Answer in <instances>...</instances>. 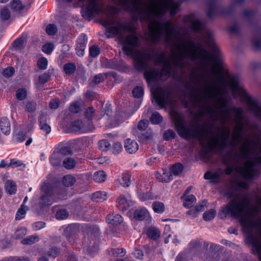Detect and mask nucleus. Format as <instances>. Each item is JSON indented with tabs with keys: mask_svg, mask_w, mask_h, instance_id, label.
I'll list each match as a JSON object with an SVG mask.
<instances>
[{
	"mask_svg": "<svg viewBox=\"0 0 261 261\" xmlns=\"http://www.w3.org/2000/svg\"><path fill=\"white\" fill-rule=\"evenodd\" d=\"M204 95L198 94L195 89H191L185 94L183 100L186 107H192L199 108V116H210L208 122L200 124L194 120L187 124L182 115L177 110L172 109L170 115L175 124L176 130L181 138L187 140H198L201 145L206 146L208 149L213 150L217 148L222 150L228 144L237 147L242 139V132L245 125L252 131L258 129L257 124H250L248 119L244 120V110L242 107H232L236 124L232 131L231 138L228 142L230 135L228 128L222 130L221 134L214 132L213 129L218 130L215 123L219 119L222 125H225L230 119V110L225 109L227 105V99L222 95V87L215 82L205 84L203 87Z\"/></svg>",
	"mask_w": 261,
	"mask_h": 261,
	"instance_id": "obj_1",
	"label": "nucleus"
},
{
	"mask_svg": "<svg viewBox=\"0 0 261 261\" xmlns=\"http://www.w3.org/2000/svg\"><path fill=\"white\" fill-rule=\"evenodd\" d=\"M250 111L261 120V107L257 102L250 100L247 102ZM261 134V132H260ZM225 164L228 166L225 174H230L234 171L240 176L246 179H250L257 174L255 164H261V144L256 141L245 137L240 144L238 150L233 149L224 156Z\"/></svg>",
	"mask_w": 261,
	"mask_h": 261,
	"instance_id": "obj_2",
	"label": "nucleus"
},
{
	"mask_svg": "<svg viewBox=\"0 0 261 261\" xmlns=\"http://www.w3.org/2000/svg\"><path fill=\"white\" fill-rule=\"evenodd\" d=\"M249 204L247 197L233 198L221 208V211L225 215L241 218L240 223L247 233L246 241L255 249L261 261V219L256 221L252 220L261 211V198L257 199V205L248 208Z\"/></svg>",
	"mask_w": 261,
	"mask_h": 261,
	"instance_id": "obj_3",
	"label": "nucleus"
},
{
	"mask_svg": "<svg viewBox=\"0 0 261 261\" xmlns=\"http://www.w3.org/2000/svg\"><path fill=\"white\" fill-rule=\"evenodd\" d=\"M204 40L208 46H212L214 56L207 53L206 49L203 47V42L200 41L197 46L194 40L189 37H183V44L179 46L180 58L185 60L189 59L191 61L200 60L202 62L207 65V62H216L218 56L219 49L213 45V37L211 33L206 31L203 34Z\"/></svg>",
	"mask_w": 261,
	"mask_h": 261,
	"instance_id": "obj_4",
	"label": "nucleus"
},
{
	"mask_svg": "<svg viewBox=\"0 0 261 261\" xmlns=\"http://www.w3.org/2000/svg\"><path fill=\"white\" fill-rule=\"evenodd\" d=\"M53 187L51 184L43 182L41 186V195L39 205L42 208L51 205L54 201L53 198Z\"/></svg>",
	"mask_w": 261,
	"mask_h": 261,
	"instance_id": "obj_5",
	"label": "nucleus"
},
{
	"mask_svg": "<svg viewBox=\"0 0 261 261\" xmlns=\"http://www.w3.org/2000/svg\"><path fill=\"white\" fill-rule=\"evenodd\" d=\"M153 98L160 109L171 102V93L169 89L157 87L153 92Z\"/></svg>",
	"mask_w": 261,
	"mask_h": 261,
	"instance_id": "obj_6",
	"label": "nucleus"
},
{
	"mask_svg": "<svg viewBox=\"0 0 261 261\" xmlns=\"http://www.w3.org/2000/svg\"><path fill=\"white\" fill-rule=\"evenodd\" d=\"M220 0H209L207 3L208 10L207 15L212 18L218 14H225L226 12H222L221 8L219 7Z\"/></svg>",
	"mask_w": 261,
	"mask_h": 261,
	"instance_id": "obj_7",
	"label": "nucleus"
},
{
	"mask_svg": "<svg viewBox=\"0 0 261 261\" xmlns=\"http://www.w3.org/2000/svg\"><path fill=\"white\" fill-rule=\"evenodd\" d=\"M71 129L73 132L85 133L92 132L94 129V126L92 123H89L88 126H85L81 120H77L72 122Z\"/></svg>",
	"mask_w": 261,
	"mask_h": 261,
	"instance_id": "obj_8",
	"label": "nucleus"
},
{
	"mask_svg": "<svg viewBox=\"0 0 261 261\" xmlns=\"http://www.w3.org/2000/svg\"><path fill=\"white\" fill-rule=\"evenodd\" d=\"M144 77L147 82L150 81H154L160 78L163 79L164 77L167 78L165 75H162L161 74V70L159 71L156 69H144Z\"/></svg>",
	"mask_w": 261,
	"mask_h": 261,
	"instance_id": "obj_9",
	"label": "nucleus"
},
{
	"mask_svg": "<svg viewBox=\"0 0 261 261\" xmlns=\"http://www.w3.org/2000/svg\"><path fill=\"white\" fill-rule=\"evenodd\" d=\"M65 150L69 151V148L68 147L62 148L59 151H54L49 160L51 164L55 167H58L60 165L63 157V153Z\"/></svg>",
	"mask_w": 261,
	"mask_h": 261,
	"instance_id": "obj_10",
	"label": "nucleus"
},
{
	"mask_svg": "<svg viewBox=\"0 0 261 261\" xmlns=\"http://www.w3.org/2000/svg\"><path fill=\"white\" fill-rule=\"evenodd\" d=\"M184 20L186 22L190 23V28L195 32H198L201 30L202 25L200 21L196 19L193 14L186 16L184 18Z\"/></svg>",
	"mask_w": 261,
	"mask_h": 261,
	"instance_id": "obj_11",
	"label": "nucleus"
},
{
	"mask_svg": "<svg viewBox=\"0 0 261 261\" xmlns=\"http://www.w3.org/2000/svg\"><path fill=\"white\" fill-rule=\"evenodd\" d=\"M223 171L221 169H218L214 172L208 171L204 174V177L206 179H210L212 182H218L220 179Z\"/></svg>",
	"mask_w": 261,
	"mask_h": 261,
	"instance_id": "obj_12",
	"label": "nucleus"
},
{
	"mask_svg": "<svg viewBox=\"0 0 261 261\" xmlns=\"http://www.w3.org/2000/svg\"><path fill=\"white\" fill-rule=\"evenodd\" d=\"M124 148L127 153L133 154L138 150L139 146L136 141L127 139L124 142Z\"/></svg>",
	"mask_w": 261,
	"mask_h": 261,
	"instance_id": "obj_13",
	"label": "nucleus"
},
{
	"mask_svg": "<svg viewBox=\"0 0 261 261\" xmlns=\"http://www.w3.org/2000/svg\"><path fill=\"white\" fill-rule=\"evenodd\" d=\"M131 201H128L124 195H121L117 199V206L121 211L127 210L130 206Z\"/></svg>",
	"mask_w": 261,
	"mask_h": 261,
	"instance_id": "obj_14",
	"label": "nucleus"
},
{
	"mask_svg": "<svg viewBox=\"0 0 261 261\" xmlns=\"http://www.w3.org/2000/svg\"><path fill=\"white\" fill-rule=\"evenodd\" d=\"M155 176L156 179L161 182H169L173 180L172 174L167 170H163L162 173L155 172Z\"/></svg>",
	"mask_w": 261,
	"mask_h": 261,
	"instance_id": "obj_15",
	"label": "nucleus"
},
{
	"mask_svg": "<svg viewBox=\"0 0 261 261\" xmlns=\"http://www.w3.org/2000/svg\"><path fill=\"white\" fill-rule=\"evenodd\" d=\"M228 84L230 89L233 93L240 92L241 87L240 85L238 77L230 76L229 77Z\"/></svg>",
	"mask_w": 261,
	"mask_h": 261,
	"instance_id": "obj_16",
	"label": "nucleus"
},
{
	"mask_svg": "<svg viewBox=\"0 0 261 261\" xmlns=\"http://www.w3.org/2000/svg\"><path fill=\"white\" fill-rule=\"evenodd\" d=\"M131 175L129 173H123L121 178L116 180L117 184L121 185L123 187H128L131 184Z\"/></svg>",
	"mask_w": 261,
	"mask_h": 261,
	"instance_id": "obj_17",
	"label": "nucleus"
},
{
	"mask_svg": "<svg viewBox=\"0 0 261 261\" xmlns=\"http://www.w3.org/2000/svg\"><path fill=\"white\" fill-rule=\"evenodd\" d=\"M107 221L109 223L114 225H118L123 222V218L119 214H112L107 217Z\"/></svg>",
	"mask_w": 261,
	"mask_h": 261,
	"instance_id": "obj_18",
	"label": "nucleus"
},
{
	"mask_svg": "<svg viewBox=\"0 0 261 261\" xmlns=\"http://www.w3.org/2000/svg\"><path fill=\"white\" fill-rule=\"evenodd\" d=\"M0 127L1 130L5 135H8L10 132V123L8 119L3 117L0 121Z\"/></svg>",
	"mask_w": 261,
	"mask_h": 261,
	"instance_id": "obj_19",
	"label": "nucleus"
},
{
	"mask_svg": "<svg viewBox=\"0 0 261 261\" xmlns=\"http://www.w3.org/2000/svg\"><path fill=\"white\" fill-rule=\"evenodd\" d=\"M40 122V127L41 129L44 131L46 134L50 132L51 128L46 123V116L44 114H41L39 119Z\"/></svg>",
	"mask_w": 261,
	"mask_h": 261,
	"instance_id": "obj_20",
	"label": "nucleus"
},
{
	"mask_svg": "<svg viewBox=\"0 0 261 261\" xmlns=\"http://www.w3.org/2000/svg\"><path fill=\"white\" fill-rule=\"evenodd\" d=\"M11 9L14 12H20L24 9V6L19 0H13L9 4Z\"/></svg>",
	"mask_w": 261,
	"mask_h": 261,
	"instance_id": "obj_21",
	"label": "nucleus"
},
{
	"mask_svg": "<svg viewBox=\"0 0 261 261\" xmlns=\"http://www.w3.org/2000/svg\"><path fill=\"white\" fill-rule=\"evenodd\" d=\"M255 38L253 41L254 45L257 48H261V27H258L255 31Z\"/></svg>",
	"mask_w": 261,
	"mask_h": 261,
	"instance_id": "obj_22",
	"label": "nucleus"
},
{
	"mask_svg": "<svg viewBox=\"0 0 261 261\" xmlns=\"http://www.w3.org/2000/svg\"><path fill=\"white\" fill-rule=\"evenodd\" d=\"M5 188L9 194H14L16 191V184L12 180H7L5 184Z\"/></svg>",
	"mask_w": 261,
	"mask_h": 261,
	"instance_id": "obj_23",
	"label": "nucleus"
},
{
	"mask_svg": "<svg viewBox=\"0 0 261 261\" xmlns=\"http://www.w3.org/2000/svg\"><path fill=\"white\" fill-rule=\"evenodd\" d=\"M107 194L105 192L97 191L92 195V199L96 201H103L107 199Z\"/></svg>",
	"mask_w": 261,
	"mask_h": 261,
	"instance_id": "obj_24",
	"label": "nucleus"
},
{
	"mask_svg": "<svg viewBox=\"0 0 261 261\" xmlns=\"http://www.w3.org/2000/svg\"><path fill=\"white\" fill-rule=\"evenodd\" d=\"M152 207L155 213L159 214L163 213L165 210L164 204L163 202L158 201L153 202Z\"/></svg>",
	"mask_w": 261,
	"mask_h": 261,
	"instance_id": "obj_25",
	"label": "nucleus"
},
{
	"mask_svg": "<svg viewBox=\"0 0 261 261\" xmlns=\"http://www.w3.org/2000/svg\"><path fill=\"white\" fill-rule=\"evenodd\" d=\"M62 181L65 187H71L74 184L76 179L72 175H66L63 177Z\"/></svg>",
	"mask_w": 261,
	"mask_h": 261,
	"instance_id": "obj_26",
	"label": "nucleus"
},
{
	"mask_svg": "<svg viewBox=\"0 0 261 261\" xmlns=\"http://www.w3.org/2000/svg\"><path fill=\"white\" fill-rule=\"evenodd\" d=\"M147 235L148 238L153 240H156L160 236V232L158 229L155 227H150L147 231Z\"/></svg>",
	"mask_w": 261,
	"mask_h": 261,
	"instance_id": "obj_27",
	"label": "nucleus"
},
{
	"mask_svg": "<svg viewBox=\"0 0 261 261\" xmlns=\"http://www.w3.org/2000/svg\"><path fill=\"white\" fill-rule=\"evenodd\" d=\"M107 175L106 173L100 170L96 172L93 175V179L97 182H102L106 180Z\"/></svg>",
	"mask_w": 261,
	"mask_h": 261,
	"instance_id": "obj_28",
	"label": "nucleus"
},
{
	"mask_svg": "<svg viewBox=\"0 0 261 261\" xmlns=\"http://www.w3.org/2000/svg\"><path fill=\"white\" fill-rule=\"evenodd\" d=\"M148 214L147 211L145 208L137 210L134 214V218L139 221L143 220Z\"/></svg>",
	"mask_w": 261,
	"mask_h": 261,
	"instance_id": "obj_29",
	"label": "nucleus"
},
{
	"mask_svg": "<svg viewBox=\"0 0 261 261\" xmlns=\"http://www.w3.org/2000/svg\"><path fill=\"white\" fill-rule=\"evenodd\" d=\"M183 169L184 167L182 164L177 163L171 167L170 172L172 174V176H178L182 173Z\"/></svg>",
	"mask_w": 261,
	"mask_h": 261,
	"instance_id": "obj_30",
	"label": "nucleus"
},
{
	"mask_svg": "<svg viewBox=\"0 0 261 261\" xmlns=\"http://www.w3.org/2000/svg\"><path fill=\"white\" fill-rule=\"evenodd\" d=\"M196 200V198L194 195H187L185 198L184 205L188 208L191 207L195 203Z\"/></svg>",
	"mask_w": 261,
	"mask_h": 261,
	"instance_id": "obj_31",
	"label": "nucleus"
},
{
	"mask_svg": "<svg viewBox=\"0 0 261 261\" xmlns=\"http://www.w3.org/2000/svg\"><path fill=\"white\" fill-rule=\"evenodd\" d=\"M39 240V237L37 235H32L27 237L21 241V243L24 245H31L37 242Z\"/></svg>",
	"mask_w": 261,
	"mask_h": 261,
	"instance_id": "obj_32",
	"label": "nucleus"
},
{
	"mask_svg": "<svg viewBox=\"0 0 261 261\" xmlns=\"http://www.w3.org/2000/svg\"><path fill=\"white\" fill-rule=\"evenodd\" d=\"M75 161L71 158H66L63 162V166L67 169H73L75 166Z\"/></svg>",
	"mask_w": 261,
	"mask_h": 261,
	"instance_id": "obj_33",
	"label": "nucleus"
},
{
	"mask_svg": "<svg viewBox=\"0 0 261 261\" xmlns=\"http://www.w3.org/2000/svg\"><path fill=\"white\" fill-rule=\"evenodd\" d=\"M11 14L9 10L6 7L0 9V19L3 21L8 20L10 18Z\"/></svg>",
	"mask_w": 261,
	"mask_h": 261,
	"instance_id": "obj_34",
	"label": "nucleus"
},
{
	"mask_svg": "<svg viewBox=\"0 0 261 261\" xmlns=\"http://www.w3.org/2000/svg\"><path fill=\"white\" fill-rule=\"evenodd\" d=\"M84 115L86 118L92 120L96 116V112L92 107H89L86 109Z\"/></svg>",
	"mask_w": 261,
	"mask_h": 261,
	"instance_id": "obj_35",
	"label": "nucleus"
},
{
	"mask_svg": "<svg viewBox=\"0 0 261 261\" xmlns=\"http://www.w3.org/2000/svg\"><path fill=\"white\" fill-rule=\"evenodd\" d=\"M63 69L66 74H71L75 71L76 66L74 63H68L64 65Z\"/></svg>",
	"mask_w": 261,
	"mask_h": 261,
	"instance_id": "obj_36",
	"label": "nucleus"
},
{
	"mask_svg": "<svg viewBox=\"0 0 261 261\" xmlns=\"http://www.w3.org/2000/svg\"><path fill=\"white\" fill-rule=\"evenodd\" d=\"M233 186H236L237 188L247 189L248 185L244 181H241L238 178H233L232 180Z\"/></svg>",
	"mask_w": 261,
	"mask_h": 261,
	"instance_id": "obj_37",
	"label": "nucleus"
},
{
	"mask_svg": "<svg viewBox=\"0 0 261 261\" xmlns=\"http://www.w3.org/2000/svg\"><path fill=\"white\" fill-rule=\"evenodd\" d=\"M150 121L153 124H160L163 121V117L158 112H155L152 114Z\"/></svg>",
	"mask_w": 261,
	"mask_h": 261,
	"instance_id": "obj_38",
	"label": "nucleus"
},
{
	"mask_svg": "<svg viewBox=\"0 0 261 261\" xmlns=\"http://www.w3.org/2000/svg\"><path fill=\"white\" fill-rule=\"evenodd\" d=\"M216 214V211L214 209H210L205 212L203 215V218L205 221H210L212 220Z\"/></svg>",
	"mask_w": 261,
	"mask_h": 261,
	"instance_id": "obj_39",
	"label": "nucleus"
},
{
	"mask_svg": "<svg viewBox=\"0 0 261 261\" xmlns=\"http://www.w3.org/2000/svg\"><path fill=\"white\" fill-rule=\"evenodd\" d=\"M139 198L142 201L154 200L157 198L156 196H153L152 193L150 192L140 194L139 195Z\"/></svg>",
	"mask_w": 261,
	"mask_h": 261,
	"instance_id": "obj_40",
	"label": "nucleus"
},
{
	"mask_svg": "<svg viewBox=\"0 0 261 261\" xmlns=\"http://www.w3.org/2000/svg\"><path fill=\"white\" fill-rule=\"evenodd\" d=\"M47 65H48V61L44 57L41 58L38 60L37 67L40 70L46 69L47 68Z\"/></svg>",
	"mask_w": 261,
	"mask_h": 261,
	"instance_id": "obj_41",
	"label": "nucleus"
},
{
	"mask_svg": "<svg viewBox=\"0 0 261 261\" xmlns=\"http://www.w3.org/2000/svg\"><path fill=\"white\" fill-rule=\"evenodd\" d=\"M132 94L135 98H140L142 97L144 94L143 88L141 86L136 87L133 90Z\"/></svg>",
	"mask_w": 261,
	"mask_h": 261,
	"instance_id": "obj_42",
	"label": "nucleus"
},
{
	"mask_svg": "<svg viewBox=\"0 0 261 261\" xmlns=\"http://www.w3.org/2000/svg\"><path fill=\"white\" fill-rule=\"evenodd\" d=\"M27 95V91L25 89H19L16 91V97L17 99L22 100L24 99Z\"/></svg>",
	"mask_w": 261,
	"mask_h": 261,
	"instance_id": "obj_43",
	"label": "nucleus"
},
{
	"mask_svg": "<svg viewBox=\"0 0 261 261\" xmlns=\"http://www.w3.org/2000/svg\"><path fill=\"white\" fill-rule=\"evenodd\" d=\"M24 207H26V210L27 209V206L22 205L21 207L18 210L15 216L16 220H21L24 217L26 214V210Z\"/></svg>",
	"mask_w": 261,
	"mask_h": 261,
	"instance_id": "obj_44",
	"label": "nucleus"
},
{
	"mask_svg": "<svg viewBox=\"0 0 261 261\" xmlns=\"http://www.w3.org/2000/svg\"><path fill=\"white\" fill-rule=\"evenodd\" d=\"M15 73V69L12 67H8L4 69L2 74L3 76L6 78L11 77Z\"/></svg>",
	"mask_w": 261,
	"mask_h": 261,
	"instance_id": "obj_45",
	"label": "nucleus"
},
{
	"mask_svg": "<svg viewBox=\"0 0 261 261\" xmlns=\"http://www.w3.org/2000/svg\"><path fill=\"white\" fill-rule=\"evenodd\" d=\"M57 27L54 24H49L46 28V33L49 35H54L57 32Z\"/></svg>",
	"mask_w": 261,
	"mask_h": 261,
	"instance_id": "obj_46",
	"label": "nucleus"
},
{
	"mask_svg": "<svg viewBox=\"0 0 261 261\" xmlns=\"http://www.w3.org/2000/svg\"><path fill=\"white\" fill-rule=\"evenodd\" d=\"M99 148L102 151H107L111 146L110 142L107 140H102L99 141Z\"/></svg>",
	"mask_w": 261,
	"mask_h": 261,
	"instance_id": "obj_47",
	"label": "nucleus"
},
{
	"mask_svg": "<svg viewBox=\"0 0 261 261\" xmlns=\"http://www.w3.org/2000/svg\"><path fill=\"white\" fill-rule=\"evenodd\" d=\"M69 216L68 212L65 210H61L58 211L56 215V218L58 220H64L66 219Z\"/></svg>",
	"mask_w": 261,
	"mask_h": 261,
	"instance_id": "obj_48",
	"label": "nucleus"
},
{
	"mask_svg": "<svg viewBox=\"0 0 261 261\" xmlns=\"http://www.w3.org/2000/svg\"><path fill=\"white\" fill-rule=\"evenodd\" d=\"M107 77L106 73H100L95 75L92 81V83L94 85L98 84L104 81L105 77Z\"/></svg>",
	"mask_w": 261,
	"mask_h": 261,
	"instance_id": "obj_49",
	"label": "nucleus"
},
{
	"mask_svg": "<svg viewBox=\"0 0 261 261\" xmlns=\"http://www.w3.org/2000/svg\"><path fill=\"white\" fill-rule=\"evenodd\" d=\"M100 53V49L96 45H92L89 49L90 55L93 57H96Z\"/></svg>",
	"mask_w": 261,
	"mask_h": 261,
	"instance_id": "obj_50",
	"label": "nucleus"
},
{
	"mask_svg": "<svg viewBox=\"0 0 261 261\" xmlns=\"http://www.w3.org/2000/svg\"><path fill=\"white\" fill-rule=\"evenodd\" d=\"M70 111L74 113H77L81 110V105L79 102L76 101L72 103L70 106Z\"/></svg>",
	"mask_w": 261,
	"mask_h": 261,
	"instance_id": "obj_51",
	"label": "nucleus"
},
{
	"mask_svg": "<svg viewBox=\"0 0 261 261\" xmlns=\"http://www.w3.org/2000/svg\"><path fill=\"white\" fill-rule=\"evenodd\" d=\"M87 42V37L86 35L82 34L76 41V44L86 46Z\"/></svg>",
	"mask_w": 261,
	"mask_h": 261,
	"instance_id": "obj_52",
	"label": "nucleus"
},
{
	"mask_svg": "<svg viewBox=\"0 0 261 261\" xmlns=\"http://www.w3.org/2000/svg\"><path fill=\"white\" fill-rule=\"evenodd\" d=\"M36 104L33 101H28L25 105V110L28 112H33L36 110Z\"/></svg>",
	"mask_w": 261,
	"mask_h": 261,
	"instance_id": "obj_53",
	"label": "nucleus"
},
{
	"mask_svg": "<svg viewBox=\"0 0 261 261\" xmlns=\"http://www.w3.org/2000/svg\"><path fill=\"white\" fill-rule=\"evenodd\" d=\"M176 134L173 130H167L164 133L163 137L165 140H170L175 138Z\"/></svg>",
	"mask_w": 261,
	"mask_h": 261,
	"instance_id": "obj_54",
	"label": "nucleus"
},
{
	"mask_svg": "<svg viewBox=\"0 0 261 261\" xmlns=\"http://www.w3.org/2000/svg\"><path fill=\"white\" fill-rule=\"evenodd\" d=\"M54 48V45L51 43H48L44 44L42 46V49L44 53L47 54H50L53 51Z\"/></svg>",
	"mask_w": 261,
	"mask_h": 261,
	"instance_id": "obj_55",
	"label": "nucleus"
},
{
	"mask_svg": "<svg viewBox=\"0 0 261 261\" xmlns=\"http://www.w3.org/2000/svg\"><path fill=\"white\" fill-rule=\"evenodd\" d=\"M112 254L114 256H123L125 254V250L123 248L113 249L111 251Z\"/></svg>",
	"mask_w": 261,
	"mask_h": 261,
	"instance_id": "obj_56",
	"label": "nucleus"
},
{
	"mask_svg": "<svg viewBox=\"0 0 261 261\" xmlns=\"http://www.w3.org/2000/svg\"><path fill=\"white\" fill-rule=\"evenodd\" d=\"M201 244L200 240H194L191 241L189 245V247L190 249H198Z\"/></svg>",
	"mask_w": 261,
	"mask_h": 261,
	"instance_id": "obj_57",
	"label": "nucleus"
},
{
	"mask_svg": "<svg viewBox=\"0 0 261 261\" xmlns=\"http://www.w3.org/2000/svg\"><path fill=\"white\" fill-rule=\"evenodd\" d=\"M50 77V74L49 72H45L39 77V82L41 84L47 82Z\"/></svg>",
	"mask_w": 261,
	"mask_h": 261,
	"instance_id": "obj_58",
	"label": "nucleus"
},
{
	"mask_svg": "<svg viewBox=\"0 0 261 261\" xmlns=\"http://www.w3.org/2000/svg\"><path fill=\"white\" fill-rule=\"evenodd\" d=\"M27 234V229L21 227L19 229H18L15 233V237L16 239H20L22 238Z\"/></svg>",
	"mask_w": 261,
	"mask_h": 261,
	"instance_id": "obj_59",
	"label": "nucleus"
},
{
	"mask_svg": "<svg viewBox=\"0 0 261 261\" xmlns=\"http://www.w3.org/2000/svg\"><path fill=\"white\" fill-rule=\"evenodd\" d=\"M207 201L205 200H202L199 203H197L195 206V209L197 212H201L204 210L205 207H207Z\"/></svg>",
	"mask_w": 261,
	"mask_h": 261,
	"instance_id": "obj_60",
	"label": "nucleus"
},
{
	"mask_svg": "<svg viewBox=\"0 0 261 261\" xmlns=\"http://www.w3.org/2000/svg\"><path fill=\"white\" fill-rule=\"evenodd\" d=\"M9 166H10V167L12 166L13 167L22 166L23 168H24L25 167V165L21 163V161L19 160H16L15 159H12L10 160Z\"/></svg>",
	"mask_w": 261,
	"mask_h": 261,
	"instance_id": "obj_61",
	"label": "nucleus"
},
{
	"mask_svg": "<svg viewBox=\"0 0 261 261\" xmlns=\"http://www.w3.org/2000/svg\"><path fill=\"white\" fill-rule=\"evenodd\" d=\"M25 40L22 38H18L13 42V46L18 49H20L24 45Z\"/></svg>",
	"mask_w": 261,
	"mask_h": 261,
	"instance_id": "obj_62",
	"label": "nucleus"
},
{
	"mask_svg": "<svg viewBox=\"0 0 261 261\" xmlns=\"http://www.w3.org/2000/svg\"><path fill=\"white\" fill-rule=\"evenodd\" d=\"M59 253V249L56 247H52L47 253V255L52 257H56Z\"/></svg>",
	"mask_w": 261,
	"mask_h": 261,
	"instance_id": "obj_63",
	"label": "nucleus"
},
{
	"mask_svg": "<svg viewBox=\"0 0 261 261\" xmlns=\"http://www.w3.org/2000/svg\"><path fill=\"white\" fill-rule=\"evenodd\" d=\"M86 46L83 45H79L76 44L75 50L76 51V54L82 57L84 56Z\"/></svg>",
	"mask_w": 261,
	"mask_h": 261,
	"instance_id": "obj_64",
	"label": "nucleus"
}]
</instances>
